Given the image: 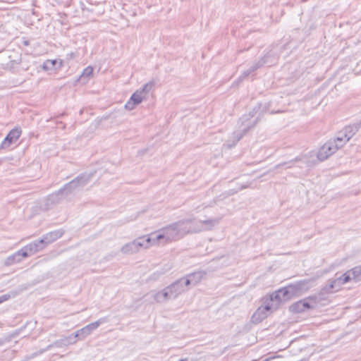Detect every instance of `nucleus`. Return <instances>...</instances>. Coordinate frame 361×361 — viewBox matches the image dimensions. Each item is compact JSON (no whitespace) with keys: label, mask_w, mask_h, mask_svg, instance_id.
Here are the masks:
<instances>
[{"label":"nucleus","mask_w":361,"mask_h":361,"mask_svg":"<svg viewBox=\"0 0 361 361\" xmlns=\"http://www.w3.org/2000/svg\"><path fill=\"white\" fill-rule=\"evenodd\" d=\"M187 219L172 223L158 230L155 237H152V245L163 240L164 244L177 241L188 234H191Z\"/></svg>","instance_id":"nucleus-1"},{"label":"nucleus","mask_w":361,"mask_h":361,"mask_svg":"<svg viewBox=\"0 0 361 361\" xmlns=\"http://www.w3.org/2000/svg\"><path fill=\"white\" fill-rule=\"evenodd\" d=\"M187 285H185L184 279H179L162 290L156 293L154 295V299L157 302H164L170 299H175L187 290Z\"/></svg>","instance_id":"nucleus-2"},{"label":"nucleus","mask_w":361,"mask_h":361,"mask_svg":"<svg viewBox=\"0 0 361 361\" xmlns=\"http://www.w3.org/2000/svg\"><path fill=\"white\" fill-rule=\"evenodd\" d=\"M93 175L92 173L80 174L71 181L65 184L62 188L59 190V192L62 193V197L66 198L69 195H74L90 183Z\"/></svg>","instance_id":"nucleus-3"},{"label":"nucleus","mask_w":361,"mask_h":361,"mask_svg":"<svg viewBox=\"0 0 361 361\" xmlns=\"http://www.w3.org/2000/svg\"><path fill=\"white\" fill-rule=\"evenodd\" d=\"M323 294H325L324 292H322L321 290L318 295H311L300 300L292 304L290 306V310L294 313H300L307 310L314 309L322 299L321 295Z\"/></svg>","instance_id":"nucleus-4"},{"label":"nucleus","mask_w":361,"mask_h":361,"mask_svg":"<svg viewBox=\"0 0 361 361\" xmlns=\"http://www.w3.org/2000/svg\"><path fill=\"white\" fill-rule=\"evenodd\" d=\"M153 235L154 233H152L150 236L140 237L132 242L125 244L121 247V252L126 255H132L138 252L140 248H148L149 246L152 245V241Z\"/></svg>","instance_id":"nucleus-5"},{"label":"nucleus","mask_w":361,"mask_h":361,"mask_svg":"<svg viewBox=\"0 0 361 361\" xmlns=\"http://www.w3.org/2000/svg\"><path fill=\"white\" fill-rule=\"evenodd\" d=\"M189 223L190 233H198L205 231H211L219 224L221 218L197 220L195 218L187 219Z\"/></svg>","instance_id":"nucleus-6"},{"label":"nucleus","mask_w":361,"mask_h":361,"mask_svg":"<svg viewBox=\"0 0 361 361\" xmlns=\"http://www.w3.org/2000/svg\"><path fill=\"white\" fill-rule=\"evenodd\" d=\"M353 280L352 274L350 270H348L345 273L334 280L329 281V283L322 288V292L324 293H331L334 292V289H339V288Z\"/></svg>","instance_id":"nucleus-7"},{"label":"nucleus","mask_w":361,"mask_h":361,"mask_svg":"<svg viewBox=\"0 0 361 361\" xmlns=\"http://www.w3.org/2000/svg\"><path fill=\"white\" fill-rule=\"evenodd\" d=\"M338 149V143L330 140L320 147L317 152V158L319 161H324L334 154Z\"/></svg>","instance_id":"nucleus-8"},{"label":"nucleus","mask_w":361,"mask_h":361,"mask_svg":"<svg viewBox=\"0 0 361 361\" xmlns=\"http://www.w3.org/2000/svg\"><path fill=\"white\" fill-rule=\"evenodd\" d=\"M45 247L42 239L35 240L30 244L22 247V255L23 257H27L28 256L33 255Z\"/></svg>","instance_id":"nucleus-9"},{"label":"nucleus","mask_w":361,"mask_h":361,"mask_svg":"<svg viewBox=\"0 0 361 361\" xmlns=\"http://www.w3.org/2000/svg\"><path fill=\"white\" fill-rule=\"evenodd\" d=\"M21 132L20 128H18L12 129L2 141L0 148H8L20 137Z\"/></svg>","instance_id":"nucleus-10"},{"label":"nucleus","mask_w":361,"mask_h":361,"mask_svg":"<svg viewBox=\"0 0 361 361\" xmlns=\"http://www.w3.org/2000/svg\"><path fill=\"white\" fill-rule=\"evenodd\" d=\"M75 343H76V340H74V337L69 335L68 336H66L61 339L54 341L52 344L49 345L45 349L41 350L39 351V353H43L46 350H47L54 346L58 347V348H61L63 346L73 345Z\"/></svg>","instance_id":"nucleus-11"},{"label":"nucleus","mask_w":361,"mask_h":361,"mask_svg":"<svg viewBox=\"0 0 361 361\" xmlns=\"http://www.w3.org/2000/svg\"><path fill=\"white\" fill-rule=\"evenodd\" d=\"M206 273L203 271H197L190 274H188L186 277H184L185 285L187 286L190 285L195 286L202 281Z\"/></svg>","instance_id":"nucleus-12"},{"label":"nucleus","mask_w":361,"mask_h":361,"mask_svg":"<svg viewBox=\"0 0 361 361\" xmlns=\"http://www.w3.org/2000/svg\"><path fill=\"white\" fill-rule=\"evenodd\" d=\"M63 233L64 231L62 229L56 230L44 234L41 239L46 247L49 244L60 238Z\"/></svg>","instance_id":"nucleus-13"},{"label":"nucleus","mask_w":361,"mask_h":361,"mask_svg":"<svg viewBox=\"0 0 361 361\" xmlns=\"http://www.w3.org/2000/svg\"><path fill=\"white\" fill-rule=\"evenodd\" d=\"M255 124V122L252 126H247L246 128H243L240 132H234L233 134V140L232 143L230 141H227L225 144H224V147L227 149H230L235 146L236 143L243 137L244 135L247 132V130L253 127Z\"/></svg>","instance_id":"nucleus-14"},{"label":"nucleus","mask_w":361,"mask_h":361,"mask_svg":"<svg viewBox=\"0 0 361 361\" xmlns=\"http://www.w3.org/2000/svg\"><path fill=\"white\" fill-rule=\"evenodd\" d=\"M311 280H302L296 283L289 285V288H291L295 295H299L303 291L309 289L308 283Z\"/></svg>","instance_id":"nucleus-15"},{"label":"nucleus","mask_w":361,"mask_h":361,"mask_svg":"<svg viewBox=\"0 0 361 361\" xmlns=\"http://www.w3.org/2000/svg\"><path fill=\"white\" fill-rule=\"evenodd\" d=\"M279 56L274 50H270L259 61H264L265 63L264 66H271L274 64L278 60Z\"/></svg>","instance_id":"nucleus-16"},{"label":"nucleus","mask_w":361,"mask_h":361,"mask_svg":"<svg viewBox=\"0 0 361 361\" xmlns=\"http://www.w3.org/2000/svg\"><path fill=\"white\" fill-rule=\"evenodd\" d=\"M361 127V121L359 123H355L353 125H350L348 126L345 127L343 129V133H344V137L347 140H350L359 130Z\"/></svg>","instance_id":"nucleus-17"},{"label":"nucleus","mask_w":361,"mask_h":361,"mask_svg":"<svg viewBox=\"0 0 361 361\" xmlns=\"http://www.w3.org/2000/svg\"><path fill=\"white\" fill-rule=\"evenodd\" d=\"M154 85L155 82L153 80H151L149 82H147L142 88L136 90L134 94H138V96L142 98V101L143 99H146L147 95L152 90Z\"/></svg>","instance_id":"nucleus-18"},{"label":"nucleus","mask_w":361,"mask_h":361,"mask_svg":"<svg viewBox=\"0 0 361 361\" xmlns=\"http://www.w3.org/2000/svg\"><path fill=\"white\" fill-rule=\"evenodd\" d=\"M61 198H63L62 197V193H59V190L54 193L51 194L46 199V207L47 209L51 207L52 206L56 204L59 202Z\"/></svg>","instance_id":"nucleus-19"},{"label":"nucleus","mask_w":361,"mask_h":361,"mask_svg":"<svg viewBox=\"0 0 361 361\" xmlns=\"http://www.w3.org/2000/svg\"><path fill=\"white\" fill-rule=\"evenodd\" d=\"M22 248L15 252L14 254L8 256L6 259L5 260V265L6 266H11L16 263L20 262L22 260V258H24L22 255Z\"/></svg>","instance_id":"nucleus-20"},{"label":"nucleus","mask_w":361,"mask_h":361,"mask_svg":"<svg viewBox=\"0 0 361 361\" xmlns=\"http://www.w3.org/2000/svg\"><path fill=\"white\" fill-rule=\"evenodd\" d=\"M265 62L262 61H258L257 63H255L253 65L250 66L249 69L244 71L242 75L238 78V80L240 81H242L244 78H247L249 75H250L252 73H253L255 71L258 69L259 68L264 66V63Z\"/></svg>","instance_id":"nucleus-21"},{"label":"nucleus","mask_w":361,"mask_h":361,"mask_svg":"<svg viewBox=\"0 0 361 361\" xmlns=\"http://www.w3.org/2000/svg\"><path fill=\"white\" fill-rule=\"evenodd\" d=\"M142 102V98L137 94H133L130 99L125 104V108L128 110H133L136 105Z\"/></svg>","instance_id":"nucleus-22"},{"label":"nucleus","mask_w":361,"mask_h":361,"mask_svg":"<svg viewBox=\"0 0 361 361\" xmlns=\"http://www.w3.org/2000/svg\"><path fill=\"white\" fill-rule=\"evenodd\" d=\"M267 316L268 314L265 311L262 310L261 307H259L253 314L252 319L254 322H260L264 319L267 318Z\"/></svg>","instance_id":"nucleus-23"},{"label":"nucleus","mask_w":361,"mask_h":361,"mask_svg":"<svg viewBox=\"0 0 361 361\" xmlns=\"http://www.w3.org/2000/svg\"><path fill=\"white\" fill-rule=\"evenodd\" d=\"M59 64V68H61L62 66V61L58 62L56 59L54 60H47L44 62L42 68L45 71H51L56 68V66Z\"/></svg>","instance_id":"nucleus-24"},{"label":"nucleus","mask_w":361,"mask_h":361,"mask_svg":"<svg viewBox=\"0 0 361 361\" xmlns=\"http://www.w3.org/2000/svg\"><path fill=\"white\" fill-rule=\"evenodd\" d=\"M105 319H100L94 322L90 323L85 326V330L87 331V334L90 335L94 330L98 328V326L105 322Z\"/></svg>","instance_id":"nucleus-25"},{"label":"nucleus","mask_w":361,"mask_h":361,"mask_svg":"<svg viewBox=\"0 0 361 361\" xmlns=\"http://www.w3.org/2000/svg\"><path fill=\"white\" fill-rule=\"evenodd\" d=\"M71 336L74 337V340L77 341V338L78 340H84L87 336H89L87 334V331L85 330V326L77 331H75L74 334H71Z\"/></svg>","instance_id":"nucleus-26"},{"label":"nucleus","mask_w":361,"mask_h":361,"mask_svg":"<svg viewBox=\"0 0 361 361\" xmlns=\"http://www.w3.org/2000/svg\"><path fill=\"white\" fill-rule=\"evenodd\" d=\"M350 270L353 281L355 282L361 281V265L355 267Z\"/></svg>","instance_id":"nucleus-27"},{"label":"nucleus","mask_w":361,"mask_h":361,"mask_svg":"<svg viewBox=\"0 0 361 361\" xmlns=\"http://www.w3.org/2000/svg\"><path fill=\"white\" fill-rule=\"evenodd\" d=\"M279 290V293L281 295V296H283V300L285 301V300H287L288 299H289L292 295H293V293L292 290L291 288H289V286L283 288H281Z\"/></svg>","instance_id":"nucleus-28"},{"label":"nucleus","mask_w":361,"mask_h":361,"mask_svg":"<svg viewBox=\"0 0 361 361\" xmlns=\"http://www.w3.org/2000/svg\"><path fill=\"white\" fill-rule=\"evenodd\" d=\"M333 141H336V143H338L339 148H341L349 140L344 137V133H343L342 130L339 132L338 136L336 139L333 140Z\"/></svg>","instance_id":"nucleus-29"},{"label":"nucleus","mask_w":361,"mask_h":361,"mask_svg":"<svg viewBox=\"0 0 361 361\" xmlns=\"http://www.w3.org/2000/svg\"><path fill=\"white\" fill-rule=\"evenodd\" d=\"M301 160V158L299 157H295L294 159H292L287 162H283L276 165L275 169H279L281 166H286V168H291L295 162L299 161Z\"/></svg>","instance_id":"nucleus-30"},{"label":"nucleus","mask_w":361,"mask_h":361,"mask_svg":"<svg viewBox=\"0 0 361 361\" xmlns=\"http://www.w3.org/2000/svg\"><path fill=\"white\" fill-rule=\"evenodd\" d=\"M269 302H273L274 300L276 301H282L283 300V296L279 293V290L276 291L273 293L269 299Z\"/></svg>","instance_id":"nucleus-31"},{"label":"nucleus","mask_w":361,"mask_h":361,"mask_svg":"<svg viewBox=\"0 0 361 361\" xmlns=\"http://www.w3.org/2000/svg\"><path fill=\"white\" fill-rule=\"evenodd\" d=\"M92 73H93V68H92V67L87 66V68H85L83 70L81 76L82 77H90V75H92Z\"/></svg>","instance_id":"nucleus-32"},{"label":"nucleus","mask_w":361,"mask_h":361,"mask_svg":"<svg viewBox=\"0 0 361 361\" xmlns=\"http://www.w3.org/2000/svg\"><path fill=\"white\" fill-rule=\"evenodd\" d=\"M271 302H268L267 304H265L264 306H261L262 310L265 311L267 314L268 312H269L272 308V305L271 304Z\"/></svg>","instance_id":"nucleus-33"},{"label":"nucleus","mask_w":361,"mask_h":361,"mask_svg":"<svg viewBox=\"0 0 361 361\" xmlns=\"http://www.w3.org/2000/svg\"><path fill=\"white\" fill-rule=\"evenodd\" d=\"M18 335V332L16 331L15 332L11 333V334L6 336V340L7 342H10L12 338L16 337Z\"/></svg>","instance_id":"nucleus-34"},{"label":"nucleus","mask_w":361,"mask_h":361,"mask_svg":"<svg viewBox=\"0 0 361 361\" xmlns=\"http://www.w3.org/2000/svg\"><path fill=\"white\" fill-rule=\"evenodd\" d=\"M11 298L9 294H4L0 296V304L8 300Z\"/></svg>","instance_id":"nucleus-35"},{"label":"nucleus","mask_w":361,"mask_h":361,"mask_svg":"<svg viewBox=\"0 0 361 361\" xmlns=\"http://www.w3.org/2000/svg\"><path fill=\"white\" fill-rule=\"evenodd\" d=\"M21 61L20 57L18 56L16 59L11 60V63H12V66L15 64H19Z\"/></svg>","instance_id":"nucleus-36"},{"label":"nucleus","mask_w":361,"mask_h":361,"mask_svg":"<svg viewBox=\"0 0 361 361\" xmlns=\"http://www.w3.org/2000/svg\"><path fill=\"white\" fill-rule=\"evenodd\" d=\"M22 44L24 45V46H28L30 44V41L27 40V39H23L22 41Z\"/></svg>","instance_id":"nucleus-37"},{"label":"nucleus","mask_w":361,"mask_h":361,"mask_svg":"<svg viewBox=\"0 0 361 361\" xmlns=\"http://www.w3.org/2000/svg\"><path fill=\"white\" fill-rule=\"evenodd\" d=\"M6 337L0 338V345H3L4 343H6Z\"/></svg>","instance_id":"nucleus-38"},{"label":"nucleus","mask_w":361,"mask_h":361,"mask_svg":"<svg viewBox=\"0 0 361 361\" xmlns=\"http://www.w3.org/2000/svg\"><path fill=\"white\" fill-rule=\"evenodd\" d=\"M248 186L247 185H241V187L240 188V190H243V189H245V188H247Z\"/></svg>","instance_id":"nucleus-39"},{"label":"nucleus","mask_w":361,"mask_h":361,"mask_svg":"<svg viewBox=\"0 0 361 361\" xmlns=\"http://www.w3.org/2000/svg\"><path fill=\"white\" fill-rule=\"evenodd\" d=\"M237 192V191L235 190H231L228 192V195H233L234 193Z\"/></svg>","instance_id":"nucleus-40"},{"label":"nucleus","mask_w":361,"mask_h":361,"mask_svg":"<svg viewBox=\"0 0 361 361\" xmlns=\"http://www.w3.org/2000/svg\"><path fill=\"white\" fill-rule=\"evenodd\" d=\"M179 361H188V359L187 358L180 359V360H179Z\"/></svg>","instance_id":"nucleus-41"}]
</instances>
